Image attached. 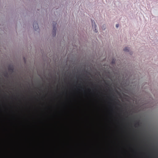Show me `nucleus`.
I'll list each match as a JSON object with an SVG mask.
<instances>
[{"instance_id": "obj_3", "label": "nucleus", "mask_w": 158, "mask_h": 158, "mask_svg": "<svg viewBox=\"0 0 158 158\" xmlns=\"http://www.w3.org/2000/svg\"><path fill=\"white\" fill-rule=\"evenodd\" d=\"M33 27L35 30L38 29L39 28L38 24L36 22H34Z\"/></svg>"}, {"instance_id": "obj_5", "label": "nucleus", "mask_w": 158, "mask_h": 158, "mask_svg": "<svg viewBox=\"0 0 158 158\" xmlns=\"http://www.w3.org/2000/svg\"><path fill=\"white\" fill-rule=\"evenodd\" d=\"M119 26V24H117L116 25V27H118Z\"/></svg>"}, {"instance_id": "obj_4", "label": "nucleus", "mask_w": 158, "mask_h": 158, "mask_svg": "<svg viewBox=\"0 0 158 158\" xmlns=\"http://www.w3.org/2000/svg\"><path fill=\"white\" fill-rule=\"evenodd\" d=\"M129 48L128 47H126L125 48H124L123 50L124 51L126 52H128L129 51Z\"/></svg>"}, {"instance_id": "obj_2", "label": "nucleus", "mask_w": 158, "mask_h": 158, "mask_svg": "<svg viewBox=\"0 0 158 158\" xmlns=\"http://www.w3.org/2000/svg\"><path fill=\"white\" fill-rule=\"evenodd\" d=\"M56 23H55V24L53 23V35L55 36L56 35Z\"/></svg>"}, {"instance_id": "obj_1", "label": "nucleus", "mask_w": 158, "mask_h": 158, "mask_svg": "<svg viewBox=\"0 0 158 158\" xmlns=\"http://www.w3.org/2000/svg\"><path fill=\"white\" fill-rule=\"evenodd\" d=\"M92 24L93 28L94 29V31L95 32H98V31L96 29V25L95 24V22H94V20H92Z\"/></svg>"}]
</instances>
